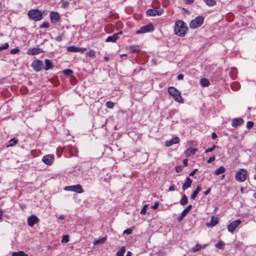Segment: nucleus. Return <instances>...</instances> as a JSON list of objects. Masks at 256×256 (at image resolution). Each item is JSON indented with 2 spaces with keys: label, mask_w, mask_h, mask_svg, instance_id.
Here are the masks:
<instances>
[{
  "label": "nucleus",
  "mask_w": 256,
  "mask_h": 256,
  "mask_svg": "<svg viewBox=\"0 0 256 256\" xmlns=\"http://www.w3.org/2000/svg\"><path fill=\"white\" fill-rule=\"evenodd\" d=\"M188 30V27L184 21L178 20L175 22L174 32L176 36L183 37L187 33Z\"/></svg>",
  "instance_id": "nucleus-1"
},
{
  "label": "nucleus",
  "mask_w": 256,
  "mask_h": 256,
  "mask_svg": "<svg viewBox=\"0 0 256 256\" xmlns=\"http://www.w3.org/2000/svg\"><path fill=\"white\" fill-rule=\"evenodd\" d=\"M168 91L175 101L180 103H184V100L181 96L180 92L174 86L169 87Z\"/></svg>",
  "instance_id": "nucleus-2"
},
{
  "label": "nucleus",
  "mask_w": 256,
  "mask_h": 256,
  "mask_svg": "<svg viewBox=\"0 0 256 256\" xmlns=\"http://www.w3.org/2000/svg\"><path fill=\"white\" fill-rule=\"evenodd\" d=\"M28 14L30 19L36 22L42 18L43 12L38 9H34L29 10Z\"/></svg>",
  "instance_id": "nucleus-3"
},
{
  "label": "nucleus",
  "mask_w": 256,
  "mask_h": 256,
  "mask_svg": "<svg viewBox=\"0 0 256 256\" xmlns=\"http://www.w3.org/2000/svg\"><path fill=\"white\" fill-rule=\"evenodd\" d=\"M248 174V172L246 169L240 168L236 172L235 178L238 182H244L247 178Z\"/></svg>",
  "instance_id": "nucleus-4"
},
{
  "label": "nucleus",
  "mask_w": 256,
  "mask_h": 256,
  "mask_svg": "<svg viewBox=\"0 0 256 256\" xmlns=\"http://www.w3.org/2000/svg\"><path fill=\"white\" fill-rule=\"evenodd\" d=\"M204 22V18L202 16H198L190 22V27L192 29L199 28L203 24Z\"/></svg>",
  "instance_id": "nucleus-5"
},
{
  "label": "nucleus",
  "mask_w": 256,
  "mask_h": 256,
  "mask_svg": "<svg viewBox=\"0 0 256 256\" xmlns=\"http://www.w3.org/2000/svg\"><path fill=\"white\" fill-rule=\"evenodd\" d=\"M154 30V28L152 23H150L143 26H142L140 30L136 32V34H144L152 32Z\"/></svg>",
  "instance_id": "nucleus-6"
},
{
  "label": "nucleus",
  "mask_w": 256,
  "mask_h": 256,
  "mask_svg": "<svg viewBox=\"0 0 256 256\" xmlns=\"http://www.w3.org/2000/svg\"><path fill=\"white\" fill-rule=\"evenodd\" d=\"M32 66L36 72H39L44 68V64L38 60H34L32 64Z\"/></svg>",
  "instance_id": "nucleus-7"
},
{
  "label": "nucleus",
  "mask_w": 256,
  "mask_h": 256,
  "mask_svg": "<svg viewBox=\"0 0 256 256\" xmlns=\"http://www.w3.org/2000/svg\"><path fill=\"white\" fill-rule=\"evenodd\" d=\"M242 221L240 220H237L233 221L228 226V230L229 232L233 234L234 230L241 224Z\"/></svg>",
  "instance_id": "nucleus-8"
},
{
  "label": "nucleus",
  "mask_w": 256,
  "mask_h": 256,
  "mask_svg": "<svg viewBox=\"0 0 256 256\" xmlns=\"http://www.w3.org/2000/svg\"><path fill=\"white\" fill-rule=\"evenodd\" d=\"M192 205L189 204L186 208L182 212L178 218V220L179 222H180L184 218L190 210L192 208Z\"/></svg>",
  "instance_id": "nucleus-9"
},
{
  "label": "nucleus",
  "mask_w": 256,
  "mask_h": 256,
  "mask_svg": "<svg viewBox=\"0 0 256 256\" xmlns=\"http://www.w3.org/2000/svg\"><path fill=\"white\" fill-rule=\"evenodd\" d=\"M122 34V32L114 34L112 36H108L106 39V42H114L118 38H120V36H121Z\"/></svg>",
  "instance_id": "nucleus-10"
},
{
  "label": "nucleus",
  "mask_w": 256,
  "mask_h": 256,
  "mask_svg": "<svg viewBox=\"0 0 256 256\" xmlns=\"http://www.w3.org/2000/svg\"><path fill=\"white\" fill-rule=\"evenodd\" d=\"M38 218L36 216H31L28 219V224L30 226L32 227L35 224L38 222Z\"/></svg>",
  "instance_id": "nucleus-11"
},
{
  "label": "nucleus",
  "mask_w": 256,
  "mask_h": 256,
  "mask_svg": "<svg viewBox=\"0 0 256 256\" xmlns=\"http://www.w3.org/2000/svg\"><path fill=\"white\" fill-rule=\"evenodd\" d=\"M54 160V155L48 154L43 157L42 162L47 165H50L52 164Z\"/></svg>",
  "instance_id": "nucleus-12"
},
{
  "label": "nucleus",
  "mask_w": 256,
  "mask_h": 256,
  "mask_svg": "<svg viewBox=\"0 0 256 256\" xmlns=\"http://www.w3.org/2000/svg\"><path fill=\"white\" fill-rule=\"evenodd\" d=\"M50 18L52 22L56 23L59 20L60 15L57 12H52L50 14Z\"/></svg>",
  "instance_id": "nucleus-13"
},
{
  "label": "nucleus",
  "mask_w": 256,
  "mask_h": 256,
  "mask_svg": "<svg viewBox=\"0 0 256 256\" xmlns=\"http://www.w3.org/2000/svg\"><path fill=\"white\" fill-rule=\"evenodd\" d=\"M142 47L139 45H131L129 46V52L134 54H138L141 51Z\"/></svg>",
  "instance_id": "nucleus-14"
},
{
  "label": "nucleus",
  "mask_w": 256,
  "mask_h": 256,
  "mask_svg": "<svg viewBox=\"0 0 256 256\" xmlns=\"http://www.w3.org/2000/svg\"><path fill=\"white\" fill-rule=\"evenodd\" d=\"M179 142H180V139H179L178 137L175 136L172 140L166 141V142H165V146H167V147L170 146H172L174 144H178V143H179Z\"/></svg>",
  "instance_id": "nucleus-15"
},
{
  "label": "nucleus",
  "mask_w": 256,
  "mask_h": 256,
  "mask_svg": "<svg viewBox=\"0 0 256 256\" xmlns=\"http://www.w3.org/2000/svg\"><path fill=\"white\" fill-rule=\"evenodd\" d=\"M244 120L242 118H236L233 119L232 126L234 128H237L238 126L242 124Z\"/></svg>",
  "instance_id": "nucleus-16"
},
{
  "label": "nucleus",
  "mask_w": 256,
  "mask_h": 256,
  "mask_svg": "<svg viewBox=\"0 0 256 256\" xmlns=\"http://www.w3.org/2000/svg\"><path fill=\"white\" fill-rule=\"evenodd\" d=\"M208 246V244H197L194 247L192 248L191 251L192 252H196L202 249H204Z\"/></svg>",
  "instance_id": "nucleus-17"
},
{
  "label": "nucleus",
  "mask_w": 256,
  "mask_h": 256,
  "mask_svg": "<svg viewBox=\"0 0 256 256\" xmlns=\"http://www.w3.org/2000/svg\"><path fill=\"white\" fill-rule=\"evenodd\" d=\"M42 51L40 48H32L28 50V54L34 55L42 52Z\"/></svg>",
  "instance_id": "nucleus-18"
},
{
  "label": "nucleus",
  "mask_w": 256,
  "mask_h": 256,
  "mask_svg": "<svg viewBox=\"0 0 256 256\" xmlns=\"http://www.w3.org/2000/svg\"><path fill=\"white\" fill-rule=\"evenodd\" d=\"M192 180L190 178V177H187L186 180L182 185V188L183 190H186L188 188H190L192 184Z\"/></svg>",
  "instance_id": "nucleus-19"
},
{
  "label": "nucleus",
  "mask_w": 256,
  "mask_h": 256,
  "mask_svg": "<svg viewBox=\"0 0 256 256\" xmlns=\"http://www.w3.org/2000/svg\"><path fill=\"white\" fill-rule=\"evenodd\" d=\"M54 67V64L51 60L46 59L45 60V66H44V68L45 70H47L50 69H52Z\"/></svg>",
  "instance_id": "nucleus-20"
},
{
  "label": "nucleus",
  "mask_w": 256,
  "mask_h": 256,
  "mask_svg": "<svg viewBox=\"0 0 256 256\" xmlns=\"http://www.w3.org/2000/svg\"><path fill=\"white\" fill-rule=\"evenodd\" d=\"M198 151L196 148H188L185 152V154L187 156H194Z\"/></svg>",
  "instance_id": "nucleus-21"
},
{
  "label": "nucleus",
  "mask_w": 256,
  "mask_h": 256,
  "mask_svg": "<svg viewBox=\"0 0 256 256\" xmlns=\"http://www.w3.org/2000/svg\"><path fill=\"white\" fill-rule=\"evenodd\" d=\"M73 192L81 194L83 192V190L82 186L78 184L77 185L72 186Z\"/></svg>",
  "instance_id": "nucleus-22"
},
{
  "label": "nucleus",
  "mask_w": 256,
  "mask_h": 256,
  "mask_svg": "<svg viewBox=\"0 0 256 256\" xmlns=\"http://www.w3.org/2000/svg\"><path fill=\"white\" fill-rule=\"evenodd\" d=\"M146 14L149 16H156L158 14V10L154 9H148L146 11Z\"/></svg>",
  "instance_id": "nucleus-23"
},
{
  "label": "nucleus",
  "mask_w": 256,
  "mask_h": 256,
  "mask_svg": "<svg viewBox=\"0 0 256 256\" xmlns=\"http://www.w3.org/2000/svg\"><path fill=\"white\" fill-rule=\"evenodd\" d=\"M201 190V188L200 186H198L196 189L193 192L192 194L190 196V198L192 200H194L198 196V192Z\"/></svg>",
  "instance_id": "nucleus-24"
},
{
  "label": "nucleus",
  "mask_w": 256,
  "mask_h": 256,
  "mask_svg": "<svg viewBox=\"0 0 256 256\" xmlns=\"http://www.w3.org/2000/svg\"><path fill=\"white\" fill-rule=\"evenodd\" d=\"M226 172V168L224 166H221L216 169L214 172V174L218 176Z\"/></svg>",
  "instance_id": "nucleus-25"
},
{
  "label": "nucleus",
  "mask_w": 256,
  "mask_h": 256,
  "mask_svg": "<svg viewBox=\"0 0 256 256\" xmlns=\"http://www.w3.org/2000/svg\"><path fill=\"white\" fill-rule=\"evenodd\" d=\"M230 88L234 90H238L240 88V84L236 82H233L230 85Z\"/></svg>",
  "instance_id": "nucleus-26"
},
{
  "label": "nucleus",
  "mask_w": 256,
  "mask_h": 256,
  "mask_svg": "<svg viewBox=\"0 0 256 256\" xmlns=\"http://www.w3.org/2000/svg\"><path fill=\"white\" fill-rule=\"evenodd\" d=\"M200 84L202 86L206 87L210 84L208 80L206 78H202L200 80Z\"/></svg>",
  "instance_id": "nucleus-27"
},
{
  "label": "nucleus",
  "mask_w": 256,
  "mask_h": 256,
  "mask_svg": "<svg viewBox=\"0 0 256 256\" xmlns=\"http://www.w3.org/2000/svg\"><path fill=\"white\" fill-rule=\"evenodd\" d=\"M188 199L186 194H184L180 201V204L182 206H185L188 204Z\"/></svg>",
  "instance_id": "nucleus-28"
},
{
  "label": "nucleus",
  "mask_w": 256,
  "mask_h": 256,
  "mask_svg": "<svg viewBox=\"0 0 256 256\" xmlns=\"http://www.w3.org/2000/svg\"><path fill=\"white\" fill-rule=\"evenodd\" d=\"M11 256H28V254H25L23 251H19L18 252H12Z\"/></svg>",
  "instance_id": "nucleus-29"
},
{
  "label": "nucleus",
  "mask_w": 256,
  "mask_h": 256,
  "mask_svg": "<svg viewBox=\"0 0 256 256\" xmlns=\"http://www.w3.org/2000/svg\"><path fill=\"white\" fill-rule=\"evenodd\" d=\"M206 5L209 6H212L216 4L215 0H202Z\"/></svg>",
  "instance_id": "nucleus-30"
},
{
  "label": "nucleus",
  "mask_w": 256,
  "mask_h": 256,
  "mask_svg": "<svg viewBox=\"0 0 256 256\" xmlns=\"http://www.w3.org/2000/svg\"><path fill=\"white\" fill-rule=\"evenodd\" d=\"M218 222V220L217 218H214V216H212L211 218L210 222V226H214L215 225H216Z\"/></svg>",
  "instance_id": "nucleus-31"
},
{
  "label": "nucleus",
  "mask_w": 256,
  "mask_h": 256,
  "mask_svg": "<svg viewBox=\"0 0 256 256\" xmlns=\"http://www.w3.org/2000/svg\"><path fill=\"white\" fill-rule=\"evenodd\" d=\"M224 243L222 240L218 241L215 244V246L220 249H223L224 248Z\"/></svg>",
  "instance_id": "nucleus-32"
},
{
  "label": "nucleus",
  "mask_w": 256,
  "mask_h": 256,
  "mask_svg": "<svg viewBox=\"0 0 256 256\" xmlns=\"http://www.w3.org/2000/svg\"><path fill=\"white\" fill-rule=\"evenodd\" d=\"M67 50L71 52H78V48L74 46H70L67 48Z\"/></svg>",
  "instance_id": "nucleus-33"
},
{
  "label": "nucleus",
  "mask_w": 256,
  "mask_h": 256,
  "mask_svg": "<svg viewBox=\"0 0 256 256\" xmlns=\"http://www.w3.org/2000/svg\"><path fill=\"white\" fill-rule=\"evenodd\" d=\"M126 251V248L124 246L122 247L120 250L118 252L116 256H124V253Z\"/></svg>",
  "instance_id": "nucleus-34"
},
{
  "label": "nucleus",
  "mask_w": 256,
  "mask_h": 256,
  "mask_svg": "<svg viewBox=\"0 0 256 256\" xmlns=\"http://www.w3.org/2000/svg\"><path fill=\"white\" fill-rule=\"evenodd\" d=\"M106 238H102L100 239H98V240H96L94 241V245H98V244H103L104 242L106 241Z\"/></svg>",
  "instance_id": "nucleus-35"
},
{
  "label": "nucleus",
  "mask_w": 256,
  "mask_h": 256,
  "mask_svg": "<svg viewBox=\"0 0 256 256\" xmlns=\"http://www.w3.org/2000/svg\"><path fill=\"white\" fill-rule=\"evenodd\" d=\"M18 142V140L15 138H12L8 146H12Z\"/></svg>",
  "instance_id": "nucleus-36"
},
{
  "label": "nucleus",
  "mask_w": 256,
  "mask_h": 256,
  "mask_svg": "<svg viewBox=\"0 0 256 256\" xmlns=\"http://www.w3.org/2000/svg\"><path fill=\"white\" fill-rule=\"evenodd\" d=\"M116 104L111 101H108L106 102V106L109 108H112Z\"/></svg>",
  "instance_id": "nucleus-37"
},
{
  "label": "nucleus",
  "mask_w": 256,
  "mask_h": 256,
  "mask_svg": "<svg viewBox=\"0 0 256 256\" xmlns=\"http://www.w3.org/2000/svg\"><path fill=\"white\" fill-rule=\"evenodd\" d=\"M69 242V238L68 235L63 236L62 242L64 243H67Z\"/></svg>",
  "instance_id": "nucleus-38"
},
{
  "label": "nucleus",
  "mask_w": 256,
  "mask_h": 256,
  "mask_svg": "<svg viewBox=\"0 0 256 256\" xmlns=\"http://www.w3.org/2000/svg\"><path fill=\"white\" fill-rule=\"evenodd\" d=\"M63 73L66 76H70L72 73V71L70 69H66L63 71Z\"/></svg>",
  "instance_id": "nucleus-39"
},
{
  "label": "nucleus",
  "mask_w": 256,
  "mask_h": 256,
  "mask_svg": "<svg viewBox=\"0 0 256 256\" xmlns=\"http://www.w3.org/2000/svg\"><path fill=\"white\" fill-rule=\"evenodd\" d=\"M148 206V204H145L143 206L140 212L141 214H146Z\"/></svg>",
  "instance_id": "nucleus-40"
},
{
  "label": "nucleus",
  "mask_w": 256,
  "mask_h": 256,
  "mask_svg": "<svg viewBox=\"0 0 256 256\" xmlns=\"http://www.w3.org/2000/svg\"><path fill=\"white\" fill-rule=\"evenodd\" d=\"M50 26L49 23L48 22H43L40 26V28H48Z\"/></svg>",
  "instance_id": "nucleus-41"
},
{
  "label": "nucleus",
  "mask_w": 256,
  "mask_h": 256,
  "mask_svg": "<svg viewBox=\"0 0 256 256\" xmlns=\"http://www.w3.org/2000/svg\"><path fill=\"white\" fill-rule=\"evenodd\" d=\"M86 55L90 57H93L95 54V52L94 50H90L86 53Z\"/></svg>",
  "instance_id": "nucleus-42"
},
{
  "label": "nucleus",
  "mask_w": 256,
  "mask_h": 256,
  "mask_svg": "<svg viewBox=\"0 0 256 256\" xmlns=\"http://www.w3.org/2000/svg\"><path fill=\"white\" fill-rule=\"evenodd\" d=\"M215 148H216V145L214 144L212 148H210L206 149V150H205V152L206 153H208V152H212L213 150H214Z\"/></svg>",
  "instance_id": "nucleus-43"
},
{
  "label": "nucleus",
  "mask_w": 256,
  "mask_h": 256,
  "mask_svg": "<svg viewBox=\"0 0 256 256\" xmlns=\"http://www.w3.org/2000/svg\"><path fill=\"white\" fill-rule=\"evenodd\" d=\"M254 123L252 121H248L246 124V128H250L254 126Z\"/></svg>",
  "instance_id": "nucleus-44"
},
{
  "label": "nucleus",
  "mask_w": 256,
  "mask_h": 256,
  "mask_svg": "<svg viewBox=\"0 0 256 256\" xmlns=\"http://www.w3.org/2000/svg\"><path fill=\"white\" fill-rule=\"evenodd\" d=\"M9 46L8 43H5L2 46H0V52L3 50L7 49Z\"/></svg>",
  "instance_id": "nucleus-45"
},
{
  "label": "nucleus",
  "mask_w": 256,
  "mask_h": 256,
  "mask_svg": "<svg viewBox=\"0 0 256 256\" xmlns=\"http://www.w3.org/2000/svg\"><path fill=\"white\" fill-rule=\"evenodd\" d=\"M215 160H216L215 156H211V157L209 158L208 159V160L207 161V162L208 164H210L213 161Z\"/></svg>",
  "instance_id": "nucleus-46"
},
{
  "label": "nucleus",
  "mask_w": 256,
  "mask_h": 256,
  "mask_svg": "<svg viewBox=\"0 0 256 256\" xmlns=\"http://www.w3.org/2000/svg\"><path fill=\"white\" fill-rule=\"evenodd\" d=\"M69 4L68 2H64L62 4V6L63 8H66L68 6Z\"/></svg>",
  "instance_id": "nucleus-47"
},
{
  "label": "nucleus",
  "mask_w": 256,
  "mask_h": 256,
  "mask_svg": "<svg viewBox=\"0 0 256 256\" xmlns=\"http://www.w3.org/2000/svg\"><path fill=\"white\" fill-rule=\"evenodd\" d=\"M19 52V49L18 48H14L11 50L10 52L12 54H16Z\"/></svg>",
  "instance_id": "nucleus-48"
},
{
  "label": "nucleus",
  "mask_w": 256,
  "mask_h": 256,
  "mask_svg": "<svg viewBox=\"0 0 256 256\" xmlns=\"http://www.w3.org/2000/svg\"><path fill=\"white\" fill-rule=\"evenodd\" d=\"M159 204L158 202H156L152 206V208L154 210H156Z\"/></svg>",
  "instance_id": "nucleus-49"
},
{
  "label": "nucleus",
  "mask_w": 256,
  "mask_h": 256,
  "mask_svg": "<svg viewBox=\"0 0 256 256\" xmlns=\"http://www.w3.org/2000/svg\"><path fill=\"white\" fill-rule=\"evenodd\" d=\"M64 190H66L73 192L72 186H66L64 188Z\"/></svg>",
  "instance_id": "nucleus-50"
},
{
  "label": "nucleus",
  "mask_w": 256,
  "mask_h": 256,
  "mask_svg": "<svg viewBox=\"0 0 256 256\" xmlns=\"http://www.w3.org/2000/svg\"><path fill=\"white\" fill-rule=\"evenodd\" d=\"M198 170L197 169H194V170H193L192 171L190 174H189V176H194V174L196 173V172H197Z\"/></svg>",
  "instance_id": "nucleus-51"
},
{
  "label": "nucleus",
  "mask_w": 256,
  "mask_h": 256,
  "mask_svg": "<svg viewBox=\"0 0 256 256\" xmlns=\"http://www.w3.org/2000/svg\"><path fill=\"white\" fill-rule=\"evenodd\" d=\"M86 50L85 48H78V52H83Z\"/></svg>",
  "instance_id": "nucleus-52"
},
{
  "label": "nucleus",
  "mask_w": 256,
  "mask_h": 256,
  "mask_svg": "<svg viewBox=\"0 0 256 256\" xmlns=\"http://www.w3.org/2000/svg\"><path fill=\"white\" fill-rule=\"evenodd\" d=\"M194 0H184L185 4H190L194 2Z\"/></svg>",
  "instance_id": "nucleus-53"
},
{
  "label": "nucleus",
  "mask_w": 256,
  "mask_h": 256,
  "mask_svg": "<svg viewBox=\"0 0 256 256\" xmlns=\"http://www.w3.org/2000/svg\"><path fill=\"white\" fill-rule=\"evenodd\" d=\"M184 75L182 74H179L177 76V79L178 80H182L184 78Z\"/></svg>",
  "instance_id": "nucleus-54"
},
{
  "label": "nucleus",
  "mask_w": 256,
  "mask_h": 256,
  "mask_svg": "<svg viewBox=\"0 0 256 256\" xmlns=\"http://www.w3.org/2000/svg\"><path fill=\"white\" fill-rule=\"evenodd\" d=\"M188 160L187 158H185L183 160V164L184 166H188Z\"/></svg>",
  "instance_id": "nucleus-55"
},
{
  "label": "nucleus",
  "mask_w": 256,
  "mask_h": 256,
  "mask_svg": "<svg viewBox=\"0 0 256 256\" xmlns=\"http://www.w3.org/2000/svg\"><path fill=\"white\" fill-rule=\"evenodd\" d=\"M210 188H208L206 191H205L204 192V194L205 196H207L208 194H210Z\"/></svg>",
  "instance_id": "nucleus-56"
},
{
  "label": "nucleus",
  "mask_w": 256,
  "mask_h": 256,
  "mask_svg": "<svg viewBox=\"0 0 256 256\" xmlns=\"http://www.w3.org/2000/svg\"><path fill=\"white\" fill-rule=\"evenodd\" d=\"M174 190V186H171L168 188V191L172 192Z\"/></svg>",
  "instance_id": "nucleus-57"
},
{
  "label": "nucleus",
  "mask_w": 256,
  "mask_h": 256,
  "mask_svg": "<svg viewBox=\"0 0 256 256\" xmlns=\"http://www.w3.org/2000/svg\"><path fill=\"white\" fill-rule=\"evenodd\" d=\"M181 170H182V168H181V166H176V172H180V171Z\"/></svg>",
  "instance_id": "nucleus-58"
},
{
  "label": "nucleus",
  "mask_w": 256,
  "mask_h": 256,
  "mask_svg": "<svg viewBox=\"0 0 256 256\" xmlns=\"http://www.w3.org/2000/svg\"><path fill=\"white\" fill-rule=\"evenodd\" d=\"M217 137V135L215 132H212V138L213 139L216 138Z\"/></svg>",
  "instance_id": "nucleus-59"
},
{
  "label": "nucleus",
  "mask_w": 256,
  "mask_h": 256,
  "mask_svg": "<svg viewBox=\"0 0 256 256\" xmlns=\"http://www.w3.org/2000/svg\"><path fill=\"white\" fill-rule=\"evenodd\" d=\"M64 216L63 215H60L58 216V219L60 220H64Z\"/></svg>",
  "instance_id": "nucleus-60"
},
{
  "label": "nucleus",
  "mask_w": 256,
  "mask_h": 256,
  "mask_svg": "<svg viewBox=\"0 0 256 256\" xmlns=\"http://www.w3.org/2000/svg\"><path fill=\"white\" fill-rule=\"evenodd\" d=\"M62 38H61L60 36H58V37H57V38H56V40H58V41H60V40H62Z\"/></svg>",
  "instance_id": "nucleus-61"
},
{
  "label": "nucleus",
  "mask_w": 256,
  "mask_h": 256,
  "mask_svg": "<svg viewBox=\"0 0 256 256\" xmlns=\"http://www.w3.org/2000/svg\"><path fill=\"white\" fill-rule=\"evenodd\" d=\"M124 234H128V229L125 230L124 231Z\"/></svg>",
  "instance_id": "nucleus-62"
},
{
  "label": "nucleus",
  "mask_w": 256,
  "mask_h": 256,
  "mask_svg": "<svg viewBox=\"0 0 256 256\" xmlns=\"http://www.w3.org/2000/svg\"><path fill=\"white\" fill-rule=\"evenodd\" d=\"M3 214V212L2 210H0V220H1L2 216Z\"/></svg>",
  "instance_id": "nucleus-63"
},
{
  "label": "nucleus",
  "mask_w": 256,
  "mask_h": 256,
  "mask_svg": "<svg viewBox=\"0 0 256 256\" xmlns=\"http://www.w3.org/2000/svg\"><path fill=\"white\" fill-rule=\"evenodd\" d=\"M162 10H158V14H156V15L160 16L162 14Z\"/></svg>",
  "instance_id": "nucleus-64"
}]
</instances>
